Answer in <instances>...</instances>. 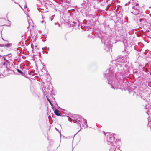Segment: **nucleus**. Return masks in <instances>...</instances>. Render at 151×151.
I'll use <instances>...</instances> for the list:
<instances>
[{
	"label": "nucleus",
	"mask_w": 151,
	"mask_h": 151,
	"mask_svg": "<svg viewBox=\"0 0 151 151\" xmlns=\"http://www.w3.org/2000/svg\"><path fill=\"white\" fill-rule=\"evenodd\" d=\"M114 75L113 68L112 67L107 69L104 74V76L106 77L108 81V84H111V88L114 90L121 89L122 81L117 80Z\"/></svg>",
	"instance_id": "obj_1"
},
{
	"label": "nucleus",
	"mask_w": 151,
	"mask_h": 151,
	"mask_svg": "<svg viewBox=\"0 0 151 151\" xmlns=\"http://www.w3.org/2000/svg\"><path fill=\"white\" fill-rule=\"evenodd\" d=\"M21 38H22V40H24L25 38V36L24 34L23 35L21 36Z\"/></svg>",
	"instance_id": "obj_22"
},
{
	"label": "nucleus",
	"mask_w": 151,
	"mask_h": 151,
	"mask_svg": "<svg viewBox=\"0 0 151 151\" xmlns=\"http://www.w3.org/2000/svg\"><path fill=\"white\" fill-rule=\"evenodd\" d=\"M150 8H151V7H150Z\"/></svg>",
	"instance_id": "obj_41"
},
{
	"label": "nucleus",
	"mask_w": 151,
	"mask_h": 151,
	"mask_svg": "<svg viewBox=\"0 0 151 151\" xmlns=\"http://www.w3.org/2000/svg\"><path fill=\"white\" fill-rule=\"evenodd\" d=\"M11 44L10 43H8L7 44H6L5 45H4V46H5L6 47H9L11 45Z\"/></svg>",
	"instance_id": "obj_17"
},
{
	"label": "nucleus",
	"mask_w": 151,
	"mask_h": 151,
	"mask_svg": "<svg viewBox=\"0 0 151 151\" xmlns=\"http://www.w3.org/2000/svg\"><path fill=\"white\" fill-rule=\"evenodd\" d=\"M42 50L43 51H45V52L46 54H47L48 52V51L49 50V47H45L44 48H42Z\"/></svg>",
	"instance_id": "obj_14"
},
{
	"label": "nucleus",
	"mask_w": 151,
	"mask_h": 151,
	"mask_svg": "<svg viewBox=\"0 0 151 151\" xmlns=\"http://www.w3.org/2000/svg\"><path fill=\"white\" fill-rule=\"evenodd\" d=\"M85 5V3H82V4H81V5H82V6H83V5Z\"/></svg>",
	"instance_id": "obj_29"
},
{
	"label": "nucleus",
	"mask_w": 151,
	"mask_h": 151,
	"mask_svg": "<svg viewBox=\"0 0 151 151\" xmlns=\"http://www.w3.org/2000/svg\"><path fill=\"white\" fill-rule=\"evenodd\" d=\"M27 7V5H26L25 6H24V9H25Z\"/></svg>",
	"instance_id": "obj_27"
},
{
	"label": "nucleus",
	"mask_w": 151,
	"mask_h": 151,
	"mask_svg": "<svg viewBox=\"0 0 151 151\" xmlns=\"http://www.w3.org/2000/svg\"><path fill=\"white\" fill-rule=\"evenodd\" d=\"M143 19H139V21L141 22Z\"/></svg>",
	"instance_id": "obj_31"
},
{
	"label": "nucleus",
	"mask_w": 151,
	"mask_h": 151,
	"mask_svg": "<svg viewBox=\"0 0 151 151\" xmlns=\"http://www.w3.org/2000/svg\"><path fill=\"white\" fill-rule=\"evenodd\" d=\"M150 16L151 17V13L150 14H149Z\"/></svg>",
	"instance_id": "obj_34"
},
{
	"label": "nucleus",
	"mask_w": 151,
	"mask_h": 151,
	"mask_svg": "<svg viewBox=\"0 0 151 151\" xmlns=\"http://www.w3.org/2000/svg\"><path fill=\"white\" fill-rule=\"evenodd\" d=\"M130 3V1L128 3L126 4L125 5H128V4H129Z\"/></svg>",
	"instance_id": "obj_28"
},
{
	"label": "nucleus",
	"mask_w": 151,
	"mask_h": 151,
	"mask_svg": "<svg viewBox=\"0 0 151 151\" xmlns=\"http://www.w3.org/2000/svg\"><path fill=\"white\" fill-rule=\"evenodd\" d=\"M119 141V139H116L114 143H111V146L109 151H116V150H118L120 147V145H117V143Z\"/></svg>",
	"instance_id": "obj_7"
},
{
	"label": "nucleus",
	"mask_w": 151,
	"mask_h": 151,
	"mask_svg": "<svg viewBox=\"0 0 151 151\" xmlns=\"http://www.w3.org/2000/svg\"><path fill=\"white\" fill-rule=\"evenodd\" d=\"M129 93L132 96H136L138 95V94L136 93L135 91H132L130 92L129 91Z\"/></svg>",
	"instance_id": "obj_13"
},
{
	"label": "nucleus",
	"mask_w": 151,
	"mask_h": 151,
	"mask_svg": "<svg viewBox=\"0 0 151 151\" xmlns=\"http://www.w3.org/2000/svg\"><path fill=\"white\" fill-rule=\"evenodd\" d=\"M71 25L73 27L75 26H79V24L73 21L72 22V24H71Z\"/></svg>",
	"instance_id": "obj_15"
},
{
	"label": "nucleus",
	"mask_w": 151,
	"mask_h": 151,
	"mask_svg": "<svg viewBox=\"0 0 151 151\" xmlns=\"http://www.w3.org/2000/svg\"><path fill=\"white\" fill-rule=\"evenodd\" d=\"M62 14H64V11L62 12ZM64 16H65L64 15Z\"/></svg>",
	"instance_id": "obj_30"
},
{
	"label": "nucleus",
	"mask_w": 151,
	"mask_h": 151,
	"mask_svg": "<svg viewBox=\"0 0 151 151\" xmlns=\"http://www.w3.org/2000/svg\"><path fill=\"white\" fill-rule=\"evenodd\" d=\"M44 22V21H41V22L42 23H43Z\"/></svg>",
	"instance_id": "obj_32"
},
{
	"label": "nucleus",
	"mask_w": 151,
	"mask_h": 151,
	"mask_svg": "<svg viewBox=\"0 0 151 151\" xmlns=\"http://www.w3.org/2000/svg\"><path fill=\"white\" fill-rule=\"evenodd\" d=\"M47 100L49 102L50 104L52 106H53V104L51 102V101H50V99L48 98L47 97Z\"/></svg>",
	"instance_id": "obj_18"
},
{
	"label": "nucleus",
	"mask_w": 151,
	"mask_h": 151,
	"mask_svg": "<svg viewBox=\"0 0 151 151\" xmlns=\"http://www.w3.org/2000/svg\"><path fill=\"white\" fill-rule=\"evenodd\" d=\"M55 129H56L57 130H58V131L59 133L60 134V131L59 130H58L56 128H55Z\"/></svg>",
	"instance_id": "obj_25"
},
{
	"label": "nucleus",
	"mask_w": 151,
	"mask_h": 151,
	"mask_svg": "<svg viewBox=\"0 0 151 151\" xmlns=\"http://www.w3.org/2000/svg\"><path fill=\"white\" fill-rule=\"evenodd\" d=\"M126 59L125 62H124V65L125 67L127 69L129 68L131 65V64L129 63L128 61H127V59Z\"/></svg>",
	"instance_id": "obj_11"
},
{
	"label": "nucleus",
	"mask_w": 151,
	"mask_h": 151,
	"mask_svg": "<svg viewBox=\"0 0 151 151\" xmlns=\"http://www.w3.org/2000/svg\"><path fill=\"white\" fill-rule=\"evenodd\" d=\"M92 38L95 37L99 38L101 39V42L104 43V50L106 51H109L111 49L112 45L109 39L107 38V35H105L104 33H101L100 32H92Z\"/></svg>",
	"instance_id": "obj_2"
},
{
	"label": "nucleus",
	"mask_w": 151,
	"mask_h": 151,
	"mask_svg": "<svg viewBox=\"0 0 151 151\" xmlns=\"http://www.w3.org/2000/svg\"><path fill=\"white\" fill-rule=\"evenodd\" d=\"M107 7L106 9V10H107Z\"/></svg>",
	"instance_id": "obj_36"
},
{
	"label": "nucleus",
	"mask_w": 151,
	"mask_h": 151,
	"mask_svg": "<svg viewBox=\"0 0 151 151\" xmlns=\"http://www.w3.org/2000/svg\"><path fill=\"white\" fill-rule=\"evenodd\" d=\"M55 24L56 25H57L58 27H60V24L58 23H55Z\"/></svg>",
	"instance_id": "obj_21"
},
{
	"label": "nucleus",
	"mask_w": 151,
	"mask_h": 151,
	"mask_svg": "<svg viewBox=\"0 0 151 151\" xmlns=\"http://www.w3.org/2000/svg\"><path fill=\"white\" fill-rule=\"evenodd\" d=\"M19 6L20 7L22 8V9L23 10V11L26 14H27V12L25 11L24 10V9H23L22 7V6H21L19 5Z\"/></svg>",
	"instance_id": "obj_20"
},
{
	"label": "nucleus",
	"mask_w": 151,
	"mask_h": 151,
	"mask_svg": "<svg viewBox=\"0 0 151 151\" xmlns=\"http://www.w3.org/2000/svg\"><path fill=\"white\" fill-rule=\"evenodd\" d=\"M4 60L5 61V62L4 63H8L9 61L7 60L4 59Z\"/></svg>",
	"instance_id": "obj_24"
},
{
	"label": "nucleus",
	"mask_w": 151,
	"mask_h": 151,
	"mask_svg": "<svg viewBox=\"0 0 151 151\" xmlns=\"http://www.w3.org/2000/svg\"><path fill=\"white\" fill-rule=\"evenodd\" d=\"M43 87L44 88V90L45 91V92L46 93L47 92L48 93L51 94H52V92L53 91V89L52 86L50 87L47 85V86L46 85V87H45V86L43 85Z\"/></svg>",
	"instance_id": "obj_10"
},
{
	"label": "nucleus",
	"mask_w": 151,
	"mask_h": 151,
	"mask_svg": "<svg viewBox=\"0 0 151 151\" xmlns=\"http://www.w3.org/2000/svg\"><path fill=\"white\" fill-rule=\"evenodd\" d=\"M4 46V45L0 44V47H2Z\"/></svg>",
	"instance_id": "obj_26"
},
{
	"label": "nucleus",
	"mask_w": 151,
	"mask_h": 151,
	"mask_svg": "<svg viewBox=\"0 0 151 151\" xmlns=\"http://www.w3.org/2000/svg\"><path fill=\"white\" fill-rule=\"evenodd\" d=\"M28 17H29V15H28Z\"/></svg>",
	"instance_id": "obj_38"
},
{
	"label": "nucleus",
	"mask_w": 151,
	"mask_h": 151,
	"mask_svg": "<svg viewBox=\"0 0 151 151\" xmlns=\"http://www.w3.org/2000/svg\"><path fill=\"white\" fill-rule=\"evenodd\" d=\"M54 113L56 115L58 116H61V113L57 109H55L54 110Z\"/></svg>",
	"instance_id": "obj_12"
},
{
	"label": "nucleus",
	"mask_w": 151,
	"mask_h": 151,
	"mask_svg": "<svg viewBox=\"0 0 151 151\" xmlns=\"http://www.w3.org/2000/svg\"><path fill=\"white\" fill-rule=\"evenodd\" d=\"M143 106L146 110V112L149 115L150 113V110H151V104L146 102L143 105Z\"/></svg>",
	"instance_id": "obj_9"
},
{
	"label": "nucleus",
	"mask_w": 151,
	"mask_h": 151,
	"mask_svg": "<svg viewBox=\"0 0 151 151\" xmlns=\"http://www.w3.org/2000/svg\"><path fill=\"white\" fill-rule=\"evenodd\" d=\"M30 21H30L28 20V22L29 23H30L29 22H30Z\"/></svg>",
	"instance_id": "obj_33"
},
{
	"label": "nucleus",
	"mask_w": 151,
	"mask_h": 151,
	"mask_svg": "<svg viewBox=\"0 0 151 151\" xmlns=\"http://www.w3.org/2000/svg\"><path fill=\"white\" fill-rule=\"evenodd\" d=\"M120 150L121 151H122V150Z\"/></svg>",
	"instance_id": "obj_40"
},
{
	"label": "nucleus",
	"mask_w": 151,
	"mask_h": 151,
	"mask_svg": "<svg viewBox=\"0 0 151 151\" xmlns=\"http://www.w3.org/2000/svg\"><path fill=\"white\" fill-rule=\"evenodd\" d=\"M105 136H106L107 142L109 143H113V141L114 140L115 137L114 135H116L114 134H111L110 133H107L105 134L104 132Z\"/></svg>",
	"instance_id": "obj_6"
},
{
	"label": "nucleus",
	"mask_w": 151,
	"mask_h": 151,
	"mask_svg": "<svg viewBox=\"0 0 151 151\" xmlns=\"http://www.w3.org/2000/svg\"><path fill=\"white\" fill-rule=\"evenodd\" d=\"M138 3L134 4V6L130 7L129 10L132 14L135 15H139L142 13V8L141 7L138 6Z\"/></svg>",
	"instance_id": "obj_5"
},
{
	"label": "nucleus",
	"mask_w": 151,
	"mask_h": 151,
	"mask_svg": "<svg viewBox=\"0 0 151 151\" xmlns=\"http://www.w3.org/2000/svg\"><path fill=\"white\" fill-rule=\"evenodd\" d=\"M73 117L74 118V119H73V122L76 123L81 128V124H82V126L86 125V127H88L86 120L81 117V116L75 115Z\"/></svg>",
	"instance_id": "obj_4"
},
{
	"label": "nucleus",
	"mask_w": 151,
	"mask_h": 151,
	"mask_svg": "<svg viewBox=\"0 0 151 151\" xmlns=\"http://www.w3.org/2000/svg\"><path fill=\"white\" fill-rule=\"evenodd\" d=\"M108 145H109V143H108Z\"/></svg>",
	"instance_id": "obj_39"
},
{
	"label": "nucleus",
	"mask_w": 151,
	"mask_h": 151,
	"mask_svg": "<svg viewBox=\"0 0 151 151\" xmlns=\"http://www.w3.org/2000/svg\"><path fill=\"white\" fill-rule=\"evenodd\" d=\"M70 10H68L67 12L68 14H69L70 16H72L73 13H72V12H70Z\"/></svg>",
	"instance_id": "obj_16"
},
{
	"label": "nucleus",
	"mask_w": 151,
	"mask_h": 151,
	"mask_svg": "<svg viewBox=\"0 0 151 151\" xmlns=\"http://www.w3.org/2000/svg\"><path fill=\"white\" fill-rule=\"evenodd\" d=\"M128 58L129 57L127 55L122 56L120 55L118 56L115 60L112 61V63L114 64L112 65L114 66L115 65L117 67L118 72L120 73L121 76H123L124 72L123 66L124 62H125L126 59Z\"/></svg>",
	"instance_id": "obj_3"
},
{
	"label": "nucleus",
	"mask_w": 151,
	"mask_h": 151,
	"mask_svg": "<svg viewBox=\"0 0 151 151\" xmlns=\"http://www.w3.org/2000/svg\"><path fill=\"white\" fill-rule=\"evenodd\" d=\"M31 47L32 48L34 49V46L33 44L32 43L31 44Z\"/></svg>",
	"instance_id": "obj_23"
},
{
	"label": "nucleus",
	"mask_w": 151,
	"mask_h": 151,
	"mask_svg": "<svg viewBox=\"0 0 151 151\" xmlns=\"http://www.w3.org/2000/svg\"><path fill=\"white\" fill-rule=\"evenodd\" d=\"M29 26L27 27V29H29Z\"/></svg>",
	"instance_id": "obj_35"
},
{
	"label": "nucleus",
	"mask_w": 151,
	"mask_h": 151,
	"mask_svg": "<svg viewBox=\"0 0 151 151\" xmlns=\"http://www.w3.org/2000/svg\"><path fill=\"white\" fill-rule=\"evenodd\" d=\"M17 72H18L20 73L21 74H23V73L19 69H17Z\"/></svg>",
	"instance_id": "obj_19"
},
{
	"label": "nucleus",
	"mask_w": 151,
	"mask_h": 151,
	"mask_svg": "<svg viewBox=\"0 0 151 151\" xmlns=\"http://www.w3.org/2000/svg\"><path fill=\"white\" fill-rule=\"evenodd\" d=\"M88 0H87V1H88Z\"/></svg>",
	"instance_id": "obj_37"
},
{
	"label": "nucleus",
	"mask_w": 151,
	"mask_h": 151,
	"mask_svg": "<svg viewBox=\"0 0 151 151\" xmlns=\"http://www.w3.org/2000/svg\"><path fill=\"white\" fill-rule=\"evenodd\" d=\"M52 4V2L48 0H45V1L42 2V5L47 9L51 7Z\"/></svg>",
	"instance_id": "obj_8"
}]
</instances>
